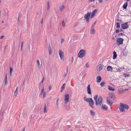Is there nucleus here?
Instances as JSON below:
<instances>
[{
	"label": "nucleus",
	"mask_w": 131,
	"mask_h": 131,
	"mask_svg": "<svg viewBox=\"0 0 131 131\" xmlns=\"http://www.w3.org/2000/svg\"><path fill=\"white\" fill-rule=\"evenodd\" d=\"M127 4L128 3L127 2H126L125 3L123 6V8H126Z\"/></svg>",
	"instance_id": "5701e85b"
},
{
	"label": "nucleus",
	"mask_w": 131,
	"mask_h": 131,
	"mask_svg": "<svg viewBox=\"0 0 131 131\" xmlns=\"http://www.w3.org/2000/svg\"><path fill=\"white\" fill-rule=\"evenodd\" d=\"M94 26L95 25H93V24L91 27V28H94Z\"/></svg>",
	"instance_id": "09e8293b"
},
{
	"label": "nucleus",
	"mask_w": 131,
	"mask_h": 131,
	"mask_svg": "<svg viewBox=\"0 0 131 131\" xmlns=\"http://www.w3.org/2000/svg\"><path fill=\"white\" fill-rule=\"evenodd\" d=\"M97 95L94 96V99L95 102V104L96 106H101L102 104V98L101 96H99L98 97L97 100Z\"/></svg>",
	"instance_id": "f257e3e1"
},
{
	"label": "nucleus",
	"mask_w": 131,
	"mask_h": 131,
	"mask_svg": "<svg viewBox=\"0 0 131 131\" xmlns=\"http://www.w3.org/2000/svg\"><path fill=\"white\" fill-rule=\"evenodd\" d=\"M4 37V36L3 35L1 36L0 37V39H2Z\"/></svg>",
	"instance_id": "c03bdc74"
},
{
	"label": "nucleus",
	"mask_w": 131,
	"mask_h": 131,
	"mask_svg": "<svg viewBox=\"0 0 131 131\" xmlns=\"http://www.w3.org/2000/svg\"><path fill=\"white\" fill-rule=\"evenodd\" d=\"M103 67L102 64H99L97 66V68L99 70H100L103 68Z\"/></svg>",
	"instance_id": "2eb2a0df"
},
{
	"label": "nucleus",
	"mask_w": 131,
	"mask_h": 131,
	"mask_svg": "<svg viewBox=\"0 0 131 131\" xmlns=\"http://www.w3.org/2000/svg\"><path fill=\"white\" fill-rule=\"evenodd\" d=\"M63 89H61V92H62L63 91Z\"/></svg>",
	"instance_id": "e2e57ef3"
},
{
	"label": "nucleus",
	"mask_w": 131,
	"mask_h": 131,
	"mask_svg": "<svg viewBox=\"0 0 131 131\" xmlns=\"http://www.w3.org/2000/svg\"><path fill=\"white\" fill-rule=\"evenodd\" d=\"M66 84L65 83H64L63 84L62 86L61 87V89H63L64 88V87L65 86Z\"/></svg>",
	"instance_id": "c9c22d12"
},
{
	"label": "nucleus",
	"mask_w": 131,
	"mask_h": 131,
	"mask_svg": "<svg viewBox=\"0 0 131 131\" xmlns=\"http://www.w3.org/2000/svg\"><path fill=\"white\" fill-rule=\"evenodd\" d=\"M108 89L109 90L113 91L115 90V89L112 87L109 86H108Z\"/></svg>",
	"instance_id": "a211bd4d"
},
{
	"label": "nucleus",
	"mask_w": 131,
	"mask_h": 131,
	"mask_svg": "<svg viewBox=\"0 0 131 131\" xmlns=\"http://www.w3.org/2000/svg\"><path fill=\"white\" fill-rule=\"evenodd\" d=\"M112 39H114V40L115 39V37H114L113 36V37H112Z\"/></svg>",
	"instance_id": "680f3d73"
},
{
	"label": "nucleus",
	"mask_w": 131,
	"mask_h": 131,
	"mask_svg": "<svg viewBox=\"0 0 131 131\" xmlns=\"http://www.w3.org/2000/svg\"><path fill=\"white\" fill-rule=\"evenodd\" d=\"M23 44H24L23 42H22L21 43V50L23 48Z\"/></svg>",
	"instance_id": "ea45409f"
},
{
	"label": "nucleus",
	"mask_w": 131,
	"mask_h": 131,
	"mask_svg": "<svg viewBox=\"0 0 131 131\" xmlns=\"http://www.w3.org/2000/svg\"><path fill=\"white\" fill-rule=\"evenodd\" d=\"M113 59H115L117 57V55L116 54V52H115V51H114L113 52Z\"/></svg>",
	"instance_id": "6ab92c4d"
},
{
	"label": "nucleus",
	"mask_w": 131,
	"mask_h": 131,
	"mask_svg": "<svg viewBox=\"0 0 131 131\" xmlns=\"http://www.w3.org/2000/svg\"><path fill=\"white\" fill-rule=\"evenodd\" d=\"M120 23H117L116 28H120Z\"/></svg>",
	"instance_id": "c756f323"
},
{
	"label": "nucleus",
	"mask_w": 131,
	"mask_h": 131,
	"mask_svg": "<svg viewBox=\"0 0 131 131\" xmlns=\"http://www.w3.org/2000/svg\"><path fill=\"white\" fill-rule=\"evenodd\" d=\"M110 96L109 97H110L112 98L114 96V93L113 92H111V93H110Z\"/></svg>",
	"instance_id": "412c9836"
},
{
	"label": "nucleus",
	"mask_w": 131,
	"mask_h": 131,
	"mask_svg": "<svg viewBox=\"0 0 131 131\" xmlns=\"http://www.w3.org/2000/svg\"><path fill=\"white\" fill-rule=\"evenodd\" d=\"M128 5H129L130 6H131V1L129 2V3L128 4Z\"/></svg>",
	"instance_id": "8fccbe9b"
},
{
	"label": "nucleus",
	"mask_w": 131,
	"mask_h": 131,
	"mask_svg": "<svg viewBox=\"0 0 131 131\" xmlns=\"http://www.w3.org/2000/svg\"><path fill=\"white\" fill-rule=\"evenodd\" d=\"M49 54H51V49H50L49 50Z\"/></svg>",
	"instance_id": "a18cd8bd"
},
{
	"label": "nucleus",
	"mask_w": 131,
	"mask_h": 131,
	"mask_svg": "<svg viewBox=\"0 0 131 131\" xmlns=\"http://www.w3.org/2000/svg\"><path fill=\"white\" fill-rule=\"evenodd\" d=\"M107 70L109 71H111L113 69L112 67L110 66H108L107 68Z\"/></svg>",
	"instance_id": "dca6fc26"
},
{
	"label": "nucleus",
	"mask_w": 131,
	"mask_h": 131,
	"mask_svg": "<svg viewBox=\"0 0 131 131\" xmlns=\"http://www.w3.org/2000/svg\"><path fill=\"white\" fill-rule=\"evenodd\" d=\"M65 7V6L64 5H62L61 6L60 8H64Z\"/></svg>",
	"instance_id": "de8ad7c7"
},
{
	"label": "nucleus",
	"mask_w": 131,
	"mask_h": 131,
	"mask_svg": "<svg viewBox=\"0 0 131 131\" xmlns=\"http://www.w3.org/2000/svg\"><path fill=\"white\" fill-rule=\"evenodd\" d=\"M95 14H94L92 13L91 16V18H92L94 17L95 16Z\"/></svg>",
	"instance_id": "58836bf2"
},
{
	"label": "nucleus",
	"mask_w": 131,
	"mask_h": 131,
	"mask_svg": "<svg viewBox=\"0 0 131 131\" xmlns=\"http://www.w3.org/2000/svg\"><path fill=\"white\" fill-rule=\"evenodd\" d=\"M124 39L122 38H117V42L119 45H121L123 44Z\"/></svg>",
	"instance_id": "1a4fd4ad"
},
{
	"label": "nucleus",
	"mask_w": 131,
	"mask_h": 131,
	"mask_svg": "<svg viewBox=\"0 0 131 131\" xmlns=\"http://www.w3.org/2000/svg\"><path fill=\"white\" fill-rule=\"evenodd\" d=\"M49 90H50L51 89V86L50 85L49 86Z\"/></svg>",
	"instance_id": "3c124183"
},
{
	"label": "nucleus",
	"mask_w": 131,
	"mask_h": 131,
	"mask_svg": "<svg viewBox=\"0 0 131 131\" xmlns=\"http://www.w3.org/2000/svg\"><path fill=\"white\" fill-rule=\"evenodd\" d=\"M119 32V30L118 29H117L116 30V33H118Z\"/></svg>",
	"instance_id": "37998d69"
},
{
	"label": "nucleus",
	"mask_w": 131,
	"mask_h": 131,
	"mask_svg": "<svg viewBox=\"0 0 131 131\" xmlns=\"http://www.w3.org/2000/svg\"><path fill=\"white\" fill-rule=\"evenodd\" d=\"M105 83L102 82L100 84L101 87H103Z\"/></svg>",
	"instance_id": "72a5a7b5"
},
{
	"label": "nucleus",
	"mask_w": 131,
	"mask_h": 131,
	"mask_svg": "<svg viewBox=\"0 0 131 131\" xmlns=\"http://www.w3.org/2000/svg\"><path fill=\"white\" fill-rule=\"evenodd\" d=\"M128 23H125L121 25V27L123 29H126L128 27Z\"/></svg>",
	"instance_id": "6e6552de"
},
{
	"label": "nucleus",
	"mask_w": 131,
	"mask_h": 131,
	"mask_svg": "<svg viewBox=\"0 0 131 131\" xmlns=\"http://www.w3.org/2000/svg\"><path fill=\"white\" fill-rule=\"evenodd\" d=\"M95 4L94 3L92 4L91 6L89 7L91 8H94L95 7Z\"/></svg>",
	"instance_id": "b1692460"
},
{
	"label": "nucleus",
	"mask_w": 131,
	"mask_h": 131,
	"mask_svg": "<svg viewBox=\"0 0 131 131\" xmlns=\"http://www.w3.org/2000/svg\"><path fill=\"white\" fill-rule=\"evenodd\" d=\"M37 64L39 68L41 67V66L40 65V63L39 61V60H37Z\"/></svg>",
	"instance_id": "4be33fe9"
},
{
	"label": "nucleus",
	"mask_w": 131,
	"mask_h": 131,
	"mask_svg": "<svg viewBox=\"0 0 131 131\" xmlns=\"http://www.w3.org/2000/svg\"><path fill=\"white\" fill-rule=\"evenodd\" d=\"M69 99V96L68 94L65 95L64 102L65 104H67L68 102Z\"/></svg>",
	"instance_id": "0eeeda50"
},
{
	"label": "nucleus",
	"mask_w": 131,
	"mask_h": 131,
	"mask_svg": "<svg viewBox=\"0 0 131 131\" xmlns=\"http://www.w3.org/2000/svg\"><path fill=\"white\" fill-rule=\"evenodd\" d=\"M112 98L110 97H108L107 98V101H111V99Z\"/></svg>",
	"instance_id": "cd10ccee"
},
{
	"label": "nucleus",
	"mask_w": 131,
	"mask_h": 131,
	"mask_svg": "<svg viewBox=\"0 0 131 131\" xmlns=\"http://www.w3.org/2000/svg\"><path fill=\"white\" fill-rule=\"evenodd\" d=\"M7 74L6 75L5 77V84L7 82Z\"/></svg>",
	"instance_id": "7c9ffc66"
},
{
	"label": "nucleus",
	"mask_w": 131,
	"mask_h": 131,
	"mask_svg": "<svg viewBox=\"0 0 131 131\" xmlns=\"http://www.w3.org/2000/svg\"><path fill=\"white\" fill-rule=\"evenodd\" d=\"M97 9H94L93 12H92V13H93L94 14H95V13L97 12Z\"/></svg>",
	"instance_id": "f704fd0d"
},
{
	"label": "nucleus",
	"mask_w": 131,
	"mask_h": 131,
	"mask_svg": "<svg viewBox=\"0 0 131 131\" xmlns=\"http://www.w3.org/2000/svg\"><path fill=\"white\" fill-rule=\"evenodd\" d=\"M62 9L61 8L60 9V11H61L62 10Z\"/></svg>",
	"instance_id": "774afa93"
},
{
	"label": "nucleus",
	"mask_w": 131,
	"mask_h": 131,
	"mask_svg": "<svg viewBox=\"0 0 131 131\" xmlns=\"http://www.w3.org/2000/svg\"><path fill=\"white\" fill-rule=\"evenodd\" d=\"M123 35V34L122 33H120L118 35L119 36V35Z\"/></svg>",
	"instance_id": "864d4df0"
},
{
	"label": "nucleus",
	"mask_w": 131,
	"mask_h": 131,
	"mask_svg": "<svg viewBox=\"0 0 131 131\" xmlns=\"http://www.w3.org/2000/svg\"><path fill=\"white\" fill-rule=\"evenodd\" d=\"M72 62H73V57H72Z\"/></svg>",
	"instance_id": "13d9d810"
},
{
	"label": "nucleus",
	"mask_w": 131,
	"mask_h": 131,
	"mask_svg": "<svg viewBox=\"0 0 131 131\" xmlns=\"http://www.w3.org/2000/svg\"><path fill=\"white\" fill-rule=\"evenodd\" d=\"M124 76L125 77H128L130 75V74L128 73H126V74H124Z\"/></svg>",
	"instance_id": "2f4dec72"
},
{
	"label": "nucleus",
	"mask_w": 131,
	"mask_h": 131,
	"mask_svg": "<svg viewBox=\"0 0 131 131\" xmlns=\"http://www.w3.org/2000/svg\"><path fill=\"white\" fill-rule=\"evenodd\" d=\"M59 55L60 59L62 60L63 59L64 54L63 52L61 50H60L59 51Z\"/></svg>",
	"instance_id": "39448f33"
},
{
	"label": "nucleus",
	"mask_w": 131,
	"mask_h": 131,
	"mask_svg": "<svg viewBox=\"0 0 131 131\" xmlns=\"http://www.w3.org/2000/svg\"><path fill=\"white\" fill-rule=\"evenodd\" d=\"M64 39H63V38H62L61 39V43L62 44L63 42H64Z\"/></svg>",
	"instance_id": "79ce46f5"
},
{
	"label": "nucleus",
	"mask_w": 131,
	"mask_h": 131,
	"mask_svg": "<svg viewBox=\"0 0 131 131\" xmlns=\"http://www.w3.org/2000/svg\"><path fill=\"white\" fill-rule=\"evenodd\" d=\"M68 67H67V73L68 72Z\"/></svg>",
	"instance_id": "052dcab7"
},
{
	"label": "nucleus",
	"mask_w": 131,
	"mask_h": 131,
	"mask_svg": "<svg viewBox=\"0 0 131 131\" xmlns=\"http://www.w3.org/2000/svg\"><path fill=\"white\" fill-rule=\"evenodd\" d=\"M67 73H64V77H65L66 76L67 74Z\"/></svg>",
	"instance_id": "4d7b16f0"
},
{
	"label": "nucleus",
	"mask_w": 131,
	"mask_h": 131,
	"mask_svg": "<svg viewBox=\"0 0 131 131\" xmlns=\"http://www.w3.org/2000/svg\"><path fill=\"white\" fill-rule=\"evenodd\" d=\"M102 79L101 77L99 76L97 77L96 81L97 83H100V82Z\"/></svg>",
	"instance_id": "9b49d317"
},
{
	"label": "nucleus",
	"mask_w": 131,
	"mask_h": 131,
	"mask_svg": "<svg viewBox=\"0 0 131 131\" xmlns=\"http://www.w3.org/2000/svg\"><path fill=\"white\" fill-rule=\"evenodd\" d=\"M90 113L92 115H94L95 114V113L92 110H90Z\"/></svg>",
	"instance_id": "a878e982"
},
{
	"label": "nucleus",
	"mask_w": 131,
	"mask_h": 131,
	"mask_svg": "<svg viewBox=\"0 0 131 131\" xmlns=\"http://www.w3.org/2000/svg\"><path fill=\"white\" fill-rule=\"evenodd\" d=\"M44 91H43V90H41V94H42V93H43V92Z\"/></svg>",
	"instance_id": "5fc2aeb1"
},
{
	"label": "nucleus",
	"mask_w": 131,
	"mask_h": 131,
	"mask_svg": "<svg viewBox=\"0 0 131 131\" xmlns=\"http://www.w3.org/2000/svg\"><path fill=\"white\" fill-rule=\"evenodd\" d=\"M17 91H15L14 93V95L15 96H16L17 94Z\"/></svg>",
	"instance_id": "a19ab883"
},
{
	"label": "nucleus",
	"mask_w": 131,
	"mask_h": 131,
	"mask_svg": "<svg viewBox=\"0 0 131 131\" xmlns=\"http://www.w3.org/2000/svg\"><path fill=\"white\" fill-rule=\"evenodd\" d=\"M102 108L103 110H107L108 107L106 105L102 104Z\"/></svg>",
	"instance_id": "f8f14e48"
},
{
	"label": "nucleus",
	"mask_w": 131,
	"mask_h": 131,
	"mask_svg": "<svg viewBox=\"0 0 131 131\" xmlns=\"http://www.w3.org/2000/svg\"><path fill=\"white\" fill-rule=\"evenodd\" d=\"M84 100L89 103L90 106L92 108H94L93 105H94V103L93 100L92 98H86V96H85L84 97Z\"/></svg>",
	"instance_id": "f03ea898"
},
{
	"label": "nucleus",
	"mask_w": 131,
	"mask_h": 131,
	"mask_svg": "<svg viewBox=\"0 0 131 131\" xmlns=\"http://www.w3.org/2000/svg\"><path fill=\"white\" fill-rule=\"evenodd\" d=\"M19 17H18V22H19Z\"/></svg>",
	"instance_id": "69168bd1"
},
{
	"label": "nucleus",
	"mask_w": 131,
	"mask_h": 131,
	"mask_svg": "<svg viewBox=\"0 0 131 131\" xmlns=\"http://www.w3.org/2000/svg\"><path fill=\"white\" fill-rule=\"evenodd\" d=\"M42 90H43V91H44V87H43V88Z\"/></svg>",
	"instance_id": "338daca9"
},
{
	"label": "nucleus",
	"mask_w": 131,
	"mask_h": 131,
	"mask_svg": "<svg viewBox=\"0 0 131 131\" xmlns=\"http://www.w3.org/2000/svg\"><path fill=\"white\" fill-rule=\"evenodd\" d=\"M95 32V30L94 28H91L90 30V33L91 34H93Z\"/></svg>",
	"instance_id": "4468645a"
},
{
	"label": "nucleus",
	"mask_w": 131,
	"mask_h": 131,
	"mask_svg": "<svg viewBox=\"0 0 131 131\" xmlns=\"http://www.w3.org/2000/svg\"><path fill=\"white\" fill-rule=\"evenodd\" d=\"M107 104L110 106H111L113 103L111 101H107Z\"/></svg>",
	"instance_id": "bb28decb"
},
{
	"label": "nucleus",
	"mask_w": 131,
	"mask_h": 131,
	"mask_svg": "<svg viewBox=\"0 0 131 131\" xmlns=\"http://www.w3.org/2000/svg\"><path fill=\"white\" fill-rule=\"evenodd\" d=\"M10 75H11L12 74V71H13V68L11 67H10Z\"/></svg>",
	"instance_id": "393cba45"
},
{
	"label": "nucleus",
	"mask_w": 131,
	"mask_h": 131,
	"mask_svg": "<svg viewBox=\"0 0 131 131\" xmlns=\"http://www.w3.org/2000/svg\"><path fill=\"white\" fill-rule=\"evenodd\" d=\"M46 92H44L43 93V99H44L46 97Z\"/></svg>",
	"instance_id": "e433bc0d"
},
{
	"label": "nucleus",
	"mask_w": 131,
	"mask_h": 131,
	"mask_svg": "<svg viewBox=\"0 0 131 131\" xmlns=\"http://www.w3.org/2000/svg\"><path fill=\"white\" fill-rule=\"evenodd\" d=\"M129 108V107L127 105L123 103L120 104L119 107L120 111L122 112H125V109L127 110Z\"/></svg>",
	"instance_id": "7ed1b4c3"
},
{
	"label": "nucleus",
	"mask_w": 131,
	"mask_h": 131,
	"mask_svg": "<svg viewBox=\"0 0 131 131\" xmlns=\"http://www.w3.org/2000/svg\"><path fill=\"white\" fill-rule=\"evenodd\" d=\"M87 91L88 93L89 94H90L91 93V91L90 89V85H89L87 88Z\"/></svg>",
	"instance_id": "9d476101"
},
{
	"label": "nucleus",
	"mask_w": 131,
	"mask_h": 131,
	"mask_svg": "<svg viewBox=\"0 0 131 131\" xmlns=\"http://www.w3.org/2000/svg\"><path fill=\"white\" fill-rule=\"evenodd\" d=\"M61 24L63 27H64L66 25L64 23V21H63L62 22Z\"/></svg>",
	"instance_id": "473e14b6"
},
{
	"label": "nucleus",
	"mask_w": 131,
	"mask_h": 131,
	"mask_svg": "<svg viewBox=\"0 0 131 131\" xmlns=\"http://www.w3.org/2000/svg\"><path fill=\"white\" fill-rule=\"evenodd\" d=\"M95 0H89V3L91 2H92L94 1Z\"/></svg>",
	"instance_id": "49530a36"
},
{
	"label": "nucleus",
	"mask_w": 131,
	"mask_h": 131,
	"mask_svg": "<svg viewBox=\"0 0 131 131\" xmlns=\"http://www.w3.org/2000/svg\"><path fill=\"white\" fill-rule=\"evenodd\" d=\"M96 21H95L93 24V25H95L96 24Z\"/></svg>",
	"instance_id": "bf43d9fd"
},
{
	"label": "nucleus",
	"mask_w": 131,
	"mask_h": 131,
	"mask_svg": "<svg viewBox=\"0 0 131 131\" xmlns=\"http://www.w3.org/2000/svg\"><path fill=\"white\" fill-rule=\"evenodd\" d=\"M91 13H88L85 15L84 18L86 21L88 22L89 20V17L90 16Z\"/></svg>",
	"instance_id": "423d86ee"
},
{
	"label": "nucleus",
	"mask_w": 131,
	"mask_h": 131,
	"mask_svg": "<svg viewBox=\"0 0 131 131\" xmlns=\"http://www.w3.org/2000/svg\"><path fill=\"white\" fill-rule=\"evenodd\" d=\"M99 2L100 3H102V0H99Z\"/></svg>",
	"instance_id": "603ef678"
},
{
	"label": "nucleus",
	"mask_w": 131,
	"mask_h": 131,
	"mask_svg": "<svg viewBox=\"0 0 131 131\" xmlns=\"http://www.w3.org/2000/svg\"><path fill=\"white\" fill-rule=\"evenodd\" d=\"M124 91V90L120 89L117 92L118 94H121L123 93V91Z\"/></svg>",
	"instance_id": "f3484780"
},
{
	"label": "nucleus",
	"mask_w": 131,
	"mask_h": 131,
	"mask_svg": "<svg viewBox=\"0 0 131 131\" xmlns=\"http://www.w3.org/2000/svg\"><path fill=\"white\" fill-rule=\"evenodd\" d=\"M125 68L124 67L119 68L116 69V70L118 72H120L124 70Z\"/></svg>",
	"instance_id": "ddd939ff"
},
{
	"label": "nucleus",
	"mask_w": 131,
	"mask_h": 131,
	"mask_svg": "<svg viewBox=\"0 0 131 131\" xmlns=\"http://www.w3.org/2000/svg\"><path fill=\"white\" fill-rule=\"evenodd\" d=\"M85 66L86 67L89 68L90 67V65L89 64V62H87L85 65Z\"/></svg>",
	"instance_id": "4c0bfd02"
},
{
	"label": "nucleus",
	"mask_w": 131,
	"mask_h": 131,
	"mask_svg": "<svg viewBox=\"0 0 131 131\" xmlns=\"http://www.w3.org/2000/svg\"><path fill=\"white\" fill-rule=\"evenodd\" d=\"M44 78H43V80L41 81V83H42L43 82L44 80Z\"/></svg>",
	"instance_id": "6e6d98bb"
},
{
	"label": "nucleus",
	"mask_w": 131,
	"mask_h": 131,
	"mask_svg": "<svg viewBox=\"0 0 131 131\" xmlns=\"http://www.w3.org/2000/svg\"><path fill=\"white\" fill-rule=\"evenodd\" d=\"M47 8H50V3L49 1H48L47 2Z\"/></svg>",
	"instance_id": "c85d7f7f"
},
{
	"label": "nucleus",
	"mask_w": 131,
	"mask_h": 131,
	"mask_svg": "<svg viewBox=\"0 0 131 131\" xmlns=\"http://www.w3.org/2000/svg\"><path fill=\"white\" fill-rule=\"evenodd\" d=\"M25 128H24L23 129V131H25Z\"/></svg>",
	"instance_id": "0e129e2a"
},
{
	"label": "nucleus",
	"mask_w": 131,
	"mask_h": 131,
	"mask_svg": "<svg viewBox=\"0 0 131 131\" xmlns=\"http://www.w3.org/2000/svg\"><path fill=\"white\" fill-rule=\"evenodd\" d=\"M86 54L85 51L83 49H81L78 54V57L80 58H82L84 57Z\"/></svg>",
	"instance_id": "20e7f679"
},
{
	"label": "nucleus",
	"mask_w": 131,
	"mask_h": 131,
	"mask_svg": "<svg viewBox=\"0 0 131 131\" xmlns=\"http://www.w3.org/2000/svg\"><path fill=\"white\" fill-rule=\"evenodd\" d=\"M44 113H46L47 112V106L46 104H45L44 107Z\"/></svg>",
	"instance_id": "aec40b11"
}]
</instances>
